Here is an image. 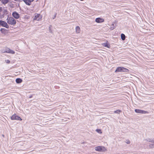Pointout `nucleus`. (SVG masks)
<instances>
[{"label": "nucleus", "instance_id": "nucleus-1", "mask_svg": "<svg viewBox=\"0 0 154 154\" xmlns=\"http://www.w3.org/2000/svg\"><path fill=\"white\" fill-rule=\"evenodd\" d=\"M128 71V70L125 68L122 67H119L116 68L115 72L116 73L119 72H127Z\"/></svg>", "mask_w": 154, "mask_h": 154}, {"label": "nucleus", "instance_id": "nucleus-2", "mask_svg": "<svg viewBox=\"0 0 154 154\" xmlns=\"http://www.w3.org/2000/svg\"><path fill=\"white\" fill-rule=\"evenodd\" d=\"M7 22L11 25H14L16 23V20L12 17H8L6 19Z\"/></svg>", "mask_w": 154, "mask_h": 154}, {"label": "nucleus", "instance_id": "nucleus-3", "mask_svg": "<svg viewBox=\"0 0 154 154\" xmlns=\"http://www.w3.org/2000/svg\"><path fill=\"white\" fill-rule=\"evenodd\" d=\"M95 149L96 151L100 152H104L106 150L105 148L102 146H97L95 147Z\"/></svg>", "mask_w": 154, "mask_h": 154}, {"label": "nucleus", "instance_id": "nucleus-4", "mask_svg": "<svg viewBox=\"0 0 154 154\" xmlns=\"http://www.w3.org/2000/svg\"><path fill=\"white\" fill-rule=\"evenodd\" d=\"M0 26L5 27L7 29L9 28V26L7 24V23L3 20H0Z\"/></svg>", "mask_w": 154, "mask_h": 154}, {"label": "nucleus", "instance_id": "nucleus-5", "mask_svg": "<svg viewBox=\"0 0 154 154\" xmlns=\"http://www.w3.org/2000/svg\"><path fill=\"white\" fill-rule=\"evenodd\" d=\"M42 18V16L41 15L38 14H35L34 18V20L37 21L40 20Z\"/></svg>", "mask_w": 154, "mask_h": 154}, {"label": "nucleus", "instance_id": "nucleus-6", "mask_svg": "<svg viewBox=\"0 0 154 154\" xmlns=\"http://www.w3.org/2000/svg\"><path fill=\"white\" fill-rule=\"evenodd\" d=\"M3 53H10L13 54H15V52L13 50H11L10 48H5V51Z\"/></svg>", "mask_w": 154, "mask_h": 154}, {"label": "nucleus", "instance_id": "nucleus-7", "mask_svg": "<svg viewBox=\"0 0 154 154\" xmlns=\"http://www.w3.org/2000/svg\"><path fill=\"white\" fill-rule=\"evenodd\" d=\"M11 119L12 120H21L22 119L19 116L16 115V114L13 115L11 117Z\"/></svg>", "mask_w": 154, "mask_h": 154}, {"label": "nucleus", "instance_id": "nucleus-8", "mask_svg": "<svg viewBox=\"0 0 154 154\" xmlns=\"http://www.w3.org/2000/svg\"><path fill=\"white\" fill-rule=\"evenodd\" d=\"M135 111L137 113H139L141 114H146V113H148V112L147 111H145L138 109H136L135 110Z\"/></svg>", "mask_w": 154, "mask_h": 154}, {"label": "nucleus", "instance_id": "nucleus-9", "mask_svg": "<svg viewBox=\"0 0 154 154\" xmlns=\"http://www.w3.org/2000/svg\"><path fill=\"white\" fill-rule=\"evenodd\" d=\"M13 16L15 19H18L20 17V15L16 11L14 12L12 14Z\"/></svg>", "mask_w": 154, "mask_h": 154}, {"label": "nucleus", "instance_id": "nucleus-10", "mask_svg": "<svg viewBox=\"0 0 154 154\" xmlns=\"http://www.w3.org/2000/svg\"><path fill=\"white\" fill-rule=\"evenodd\" d=\"M95 21L97 23H102L104 22V20L103 18L98 17L96 19Z\"/></svg>", "mask_w": 154, "mask_h": 154}, {"label": "nucleus", "instance_id": "nucleus-11", "mask_svg": "<svg viewBox=\"0 0 154 154\" xmlns=\"http://www.w3.org/2000/svg\"><path fill=\"white\" fill-rule=\"evenodd\" d=\"M34 0H23V1L27 5H30L31 4V2Z\"/></svg>", "mask_w": 154, "mask_h": 154}, {"label": "nucleus", "instance_id": "nucleus-12", "mask_svg": "<svg viewBox=\"0 0 154 154\" xmlns=\"http://www.w3.org/2000/svg\"><path fill=\"white\" fill-rule=\"evenodd\" d=\"M114 23H113L111 25V27L110 28V29L111 30H112L115 29L116 27V24Z\"/></svg>", "mask_w": 154, "mask_h": 154}, {"label": "nucleus", "instance_id": "nucleus-13", "mask_svg": "<svg viewBox=\"0 0 154 154\" xmlns=\"http://www.w3.org/2000/svg\"><path fill=\"white\" fill-rule=\"evenodd\" d=\"M16 82L17 83H20L22 82V80L20 78H17L16 80Z\"/></svg>", "mask_w": 154, "mask_h": 154}, {"label": "nucleus", "instance_id": "nucleus-14", "mask_svg": "<svg viewBox=\"0 0 154 154\" xmlns=\"http://www.w3.org/2000/svg\"><path fill=\"white\" fill-rule=\"evenodd\" d=\"M75 30L76 33H79L80 32V28L79 26H77L75 28Z\"/></svg>", "mask_w": 154, "mask_h": 154}, {"label": "nucleus", "instance_id": "nucleus-15", "mask_svg": "<svg viewBox=\"0 0 154 154\" xmlns=\"http://www.w3.org/2000/svg\"><path fill=\"white\" fill-rule=\"evenodd\" d=\"M1 1L2 3L4 5L8 3L9 2V0H1Z\"/></svg>", "mask_w": 154, "mask_h": 154}, {"label": "nucleus", "instance_id": "nucleus-16", "mask_svg": "<svg viewBox=\"0 0 154 154\" xmlns=\"http://www.w3.org/2000/svg\"><path fill=\"white\" fill-rule=\"evenodd\" d=\"M103 45L105 47H107V48H109L110 47V45L107 43H103Z\"/></svg>", "mask_w": 154, "mask_h": 154}, {"label": "nucleus", "instance_id": "nucleus-17", "mask_svg": "<svg viewBox=\"0 0 154 154\" xmlns=\"http://www.w3.org/2000/svg\"><path fill=\"white\" fill-rule=\"evenodd\" d=\"M121 38L123 40H124L125 39V36L124 34L122 33L121 34Z\"/></svg>", "mask_w": 154, "mask_h": 154}, {"label": "nucleus", "instance_id": "nucleus-18", "mask_svg": "<svg viewBox=\"0 0 154 154\" xmlns=\"http://www.w3.org/2000/svg\"><path fill=\"white\" fill-rule=\"evenodd\" d=\"M147 141L148 142L154 143V138L152 139L149 138L148 139Z\"/></svg>", "mask_w": 154, "mask_h": 154}, {"label": "nucleus", "instance_id": "nucleus-19", "mask_svg": "<svg viewBox=\"0 0 154 154\" xmlns=\"http://www.w3.org/2000/svg\"><path fill=\"white\" fill-rule=\"evenodd\" d=\"M121 112H122V111L120 109H117L114 112L115 113H119Z\"/></svg>", "mask_w": 154, "mask_h": 154}, {"label": "nucleus", "instance_id": "nucleus-20", "mask_svg": "<svg viewBox=\"0 0 154 154\" xmlns=\"http://www.w3.org/2000/svg\"><path fill=\"white\" fill-rule=\"evenodd\" d=\"M96 131L97 132H98V133H100V134H101V133H102V132L101 131V130L100 129H97L96 130Z\"/></svg>", "mask_w": 154, "mask_h": 154}, {"label": "nucleus", "instance_id": "nucleus-21", "mask_svg": "<svg viewBox=\"0 0 154 154\" xmlns=\"http://www.w3.org/2000/svg\"><path fill=\"white\" fill-rule=\"evenodd\" d=\"M149 146L150 148L153 147H154V143L150 144L149 145Z\"/></svg>", "mask_w": 154, "mask_h": 154}, {"label": "nucleus", "instance_id": "nucleus-22", "mask_svg": "<svg viewBox=\"0 0 154 154\" xmlns=\"http://www.w3.org/2000/svg\"><path fill=\"white\" fill-rule=\"evenodd\" d=\"M5 29L4 28H1L0 29V31L2 32H3L4 31H5Z\"/></svg>", "mask_w": 154, "mask_h": 154}, {"label": "nucleus", "instance_id": "nucleus-23", "mask_svg": "<svg viewBox=\"0 0 154 154\" xmlns=\"http://www.w3.org/2000/svg\"><path fill=\"white\" fill-rule=\"evenodd\" d=\"M125 142L128 144H130L131 143L130 141L129 140H126Z\"/></svg>", "mask_w": 154, "mask_h": 154}, {"label": "nucleus", "instance_id": "nucleus-24", "mask_svg": "<svg viewBox=\"0 0 154 154\" xmlns=\"http://www.w3.org/2000/svg\"><path fill=\"white\" fill-rule=\"evenodd\" d=\"M5 62L7 63H10V61L8 60H5Z\"/></svg>", "mask_w": 154, "mask_h": 154}, {"label": "nucleus", "instance_id": "nucleus-25", "mask_svg": "<svg viewBox=\"0 0 154 154\" xmlns=\"http://www.w3.org/2000/svg\"><path fill=\"white\" fill-rule=\"evenodd\" d=\"M51 26H50L49 27V31H50V32L51 33H52V30H51Z\"/></svg>", "mask_w": 154, "mask_h": 154}, {"label": "nucleus", "instance_id": "nucleus-26", "mask_svg": "<svg viewBox=\"0 0 154 154\" xmlns=\"http://www.w3.org/2000/svg\"><path fill=\"white\" fill-rule=\"evenodd\" d=\"M2 10V7H0V12H1V11ZM0 14L1 15V14L0 13Z\"/></svg>", "mask_w": 154, "mask_h": 154}, {"label": "nucleus", "instance_id": "nucleus-27", "mask_svg": "<svg viewBox=\"0 0 154 154\" xmlns=\"http://www.w3.org/2000/svg\"><path fill=\"white\" fill-rule=\"evenodd\" d=\"M32 97V95H31L30 96H29V98H31Z\"/></svg>", "mask_w": 154, "mask_h": 154}, {"label": "nucleus", "instance_id": "nucleus-28", "mask_svg": "<svg viewBox=\"0 0 154 154\" xmlns=\"http://www.w3.org/2000/svg\"><path fill=\"white\" fill-rule=\"evenodd\" d=\"M14 1H19L20 0H14Z\"/></svg>", "mask_w": 154, "mask_h": 154}, {"label": "nucleus", "instance_id": "nucleus-29", "mask_svg": "<svg viewBox=\"0 0 154 154\" xmlns=\"http://www.w3.org/2000/svg\"><path fill=\"white\" fill-rule=\"evenodd\" d=\"M147 140H148V139H145L144 140L148 142Z\"/></svg>", "mask_w": 154, "mask_h": 154}, {"label": "nucleus", "instance_id": "nucleus-30", "mask_svg": "<svg viewBox=\"0 0 154 154\" xmlns=\"http://www.w3.org/2000/svg\"><path fill=\"white\" fill-rule=\"evenodd\" d=\"M55 15L54 16V18H55Z\"/></svg>", "mask_w": 154, "mask_h": 154}, {"label": "nucleus", "instance_id": "nucleus-31", "mask_svg": "<svg viewBox=\"0 0 154 154\" xmlns=\"http://www.w3.org/2000/svg\"><path fill=\"white\" fill-rule=\"evenodd\" d=\"M1 1V0H0V1Z\"/></svg>", "mask_w": 154, "mask_h": 154}]
</instances>
